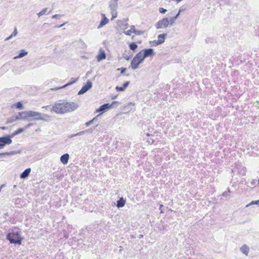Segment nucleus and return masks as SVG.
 <instances>
[{"instance_id": "f257e3e1", "label": "nucleus", "mask_w": 259, "mask_h": 259, "mask_svg": "<svg viewBox=\"0 0 259 259\" xmlns=\"http://www.w3.org/2000/svg\"><path fill=\"white\" fill-rule=\"evenodd\" d=\"M78 107V105L75 102L60 100L54 104L51 111L57 114H65L75 110Z\"/></svg>"}, {"instance_id": "f03ea898", "label": "nucleus", "mask_w": 259, "mask_h": 259, "mask_svg": "<svg viewBox=\"0 0 259 259\" xmlns=\"http://www.w3.org/2000/svg\"><path fill=\"white\" fill-rule=\"evenodd\" d=\"M7 240H9L11 243L21 244L23 238L21 237L19 231H13L9 233L6 236Z\"/></svg>"}, {"instance_id": "7ed1b4c3", "label": "nucleus", "mask_w": 259, "mask_h": 259, "mask_svg": "<svg viewBox=\"0 0 259 259\" xmlns=\"http://www.w3.org/2000/svg\"><path fill=\"white\" fill-rule=\"evenodd\" d=\"M30 118H31L32 120H47L45 118H49L50 116L47 114H41L38 112H35L33 111H30Z\"/></svg>"}, {"instance_id": "20e7f679", "label": "nucleus", "mask_w": 259, "mask_h": 259, "mask_svg": "<svg viewBox=\"0 0 259 259\" xmlns=\"http://www.w3.org/2000/svg\"><path fill=\"white\" fill-rule=\"evenodd\" d=\"M120 103L117 101L113 102L111 104L106 103L101 105L99 108L96 110V112L103 113L110 108L117 107Z\"/></svg>"}, {"instance_id": "39448f33", "label": "nucleus", "mask_w": 259, "mask_h": 259, "mask_svg": "<svg viewBox=\"0 0 259 259\" xmlns=\"http://www.w3.org/2000/svg\"><path fill=\"white\" fill-rule=\"evenodd\" d=\"M169 25H170V23L168 19L165 17L157 21L155 24V27L156 29H160L166 28Z\"/></svg>"}, {"instance_id": "423d86ee", "label": "nucleus", "mask_w": 259, "mask_h": 259, "mask_svg": "<svg viewBox=\"0 0 259 259\" xmlns=\"http://www.w3.org/2000/svg\"><path fill=\"white\" fill-rule=\"evenodd\" d=\"M12 141L8 135L0 137V149L4 148L6 145H10Z\"/></svg>"}, {"instance_id": "0eeeda50", "label": "nucleus", "mask_w": 259, "mask_h": 259, "mask_svg": "<svg viewBox=\"0 0 259 259\" xmlns=\"http://www.w3.org/2000/svg\"><path fill=\"white\" fill-rule=\"evenodd\" d=\"M92 82L88 80L87 82V83L84 85L81 90L78 92V95H82L85 93H86L89 89H90L92 87Z\"/></svg>"}, {"instance_id": "6e6552de", "label": "nucleus", "mask_w": 259, "mask_h": 259, "mask_svg": "<svg viewBox=\"0 0 259 259\" xmlns=\"http://www.w3.org/2000/svg\"><path fill=\"white\" fill-rule=\"evenodd\" d=\"M141 52H142L144 55V57L145 58L154 55V52L152 49H145L142 50Z\"/></svg>"}, {"instance_id": "1a4fd4ad", "label": "nucleus", "mask_w": 259, "mask_h": 259, "mask_svg": "<svg viewBox=\"0 0 259 259\" xmlns=\"http://www.w3.org/2000/svg\"><path fill=\"white\" fill-rule=\"evenodd\" d=\"M142 62H140V60H139L138 59L136 58V57H134L131 63V66L132 69L135 70L137 69L139 67V65Z\"/></svg>"}, {"instance_id": "9d476101", "label": "nucleus", "mask_w": 259, "mask_h": 259, "mask_svg": "<svg viewBox=\"0 0 259 259\" xmlns=\"http://www.w3.org/2000/svg\"><path fill=\"white\" fill-rule=\"evenodd\" d=\"M20 115L22 117V120L32 121V119L30 118V111L21 112Z\"/></svg>"}, {"instance_id": "9b49d317", "label": "nucleus", "mask_w": 259, "mask_h": 259, "mask_svg": "<svg viewBox=\"0 0 259 259\" xmlns=\"http://www.w3.org/2000/svg\"><path fill=\"white\" fill-rule=\"evenodd\" d=\"M78 78H79L78 77H77L76 78H71V81L70 82L67 83V84H66L62 87L56 88L52 89V90L57 91V90H58L61 89L65 88V87H66L67 86L73 84V83H75L78 80Z\"/></svg>"}, {"instance_id": "f8f14e48", "label": "nucleus", "mask_w": 259, "mask_h": 259, "mask_svg": "<svg viewBox=\"0 0 259 259\" xmlns=\"http://www.w3.org/2000/svg\"><path fill=\"white\" fill-rule=\"evenodd\" d=\"M101 16H102V19L99 25L98 26V28H100L103 27L104 25H105L109 22V20L106 17L105 14H102Z\"/></svg>"}, {"instance_id": "ddd939ff", "label": "nucleus", "mask_w": 259, "mask_h": 259, "mask_svg": "<svg viewBox=\"0 0 259 259\" xmlns=\"http://www.w3.org/2000/svg\"><path fill=\"white\" fill-rule=\"evenodd\" d=\"M105 58L106 54L105 51L102 49H100L99 50V53L97 56V61L100 62Z\"/></svg>"}, {"instance_id": "4468645a", "label": "nucleus", "mask_w": 259, "mask_h": 259, "mask_svg": "<svg viewBox=\"0 0 259 259\" xmlns=\"http://www.w3.org/2000/svg\"><path fill=\"white\" fill-rule=\"evenodd\" d=\"M118 7V3L111 0L109 3V8L110 11H116Z\"/></svg>"}, {"instance_id": "2eb2a0df", "label": "nucleus", "mask_w": 259, "mask_h": 259, "mask_svg": "<svg viewBox=\"0 0 259 259\" xmlns=\"http://www.w3.org/2000/svg\"><path fill=\"white\" fill-rule=\"evenodd\" d=\"M69 158V155L68 154H67V153L64 154L61 156L60 161L64 164H66L68 162Z\"/></svg>"}, {"instance_id": "dca6fc26", "label": "nucleus", "mask_w": 259, "mask_h": 259, "mask_svg": "<svg viewBox=\"0 0 259 259\" xmlns=\"http://www.w3.org/2000/svg\"><path fill=\"white\" fill-rule=\"evenodd\" d=\"M31 171V168H28L25 169L23 172L20 175V178L21 179H26L27 178L30 174Z\"/></svg>"}, {"instance_id": "f3484780", "label": "nucleus", "mask_w": 259, "mask_h": 259, "mask_svg": "<svg viewBox=\"0 0 259 259\" xmlns=\"http://www.w3.org/2000/svg\"><path fill=\"white\" fill-rule=\"evenodd\" d=\"M166 36H167L166 33H163V34H159L158 35L157 41H158V42L160 45L163 44L164 42Z\"/></svg>"}, {"instance_id": "a211bd4d", "label": "nucleus", "mask_w": 259, "mask_h": 259, "mask_svg": "<svg viewBox=\"0 0 259 259\" xmlns=\"http://www.w3.org/2000/svg\"><path fill=\"white\" fill-rule=\"evenodd\" d=\"M125 204V200L123 197H120L118 200L117 201L116 206L118 208L122 207Z\"/></svg>"}, {"instance_id": "6ab92c4d", "label": "nucleus", "mask_w": 259, "mask_h": 259, "mask_svg": "<svg viewBox=\"0 0 259 259\" xmlns=\"http://www.w3.org/2000/svg\"><path fill=\"white\" fill-rule=\"evenodd\" d=\"M24 130L25 128H19L17 131L13 132L11 135L8 136H10V138L11 139V138H13L15 136L22 133Z\"/></svg>"}, {"instance_id": "aec40b11", "label": "nucleus", "mask_w": 259, "mask_h": 259, "mask_svg": "<svg viewBox=\"0 0 259 259\" xmlns=\"http://www.w3.org/2000/svg\"><path fill=\"white\" fill-rule=\"evenodd\" d=\"M249 247L246 245H243L240 248V251L242 253H244L246 255H247L249 252Z\"/></svg>"}, {"instance_id": "412c9836", "label": "nucleus", "mask_w": 259, "mask_h": 259, "mask_svg": "<svg viewBox=\"0 0 259 259\" xmlns=\"http://www.w3.org/2000/svg\"><path fill=\"white\" fill-rule=\"evenodd\" d=\"M28 54V52H26L24 50H21L20 52V53L18 56H16L14 58V59H17L18 58H21L23 57L24 56L27 55Z\"/></svg>"}, {"instance_id": "4be33fe9", "label": "nucleus", "mask_w": 259, "mask_h": 259, "mask_svg": "<svg viewBox=\"0 0 259 259\" xmlns=\"http://www.w3.org/2000/svg\"><path fill=\"white\" fill-rule=\"evenodd\" d=\"M179 15H180V12H179L175 16L170 17V18H169V19H168L169 22L170 23V26L173 25L176 20L178 18Z\"/></svg>"}, {"instance_id": "5701e85b", "label": "nucleus", "mask_w": 259, "mask_h": 259, "mask_svg": "<svg viewBox=\"0 0 259 259\" xmlns=\"http://www.w3.org/2000/svg\"><path fill=\"white\" fill-rule=\"evenodd\" d=\"M88 132H90V133H92L91 129H88V130H85V131H83L80 132H79V133H78L77 134H74V135H72L71 137H75V136H81L82 135L85 134V133H87Z\"/></svg>"}, {"instance_id": "b1692460", "label": "nucleus", "mask_w": 259, "mask_h": 259, "mask_svg": "<svg viewBox=\"0 0 259 259\" xmlns=\"http://www.w3.org/2000/svg\"><path fill=\"white\" fill-rule=\"evenodd\" d=\"M135 57H136V58L138 59L139 60H140L141 62H142L145 59V58L144 57V55L141 51L136 54Z\"/></svg>"}, {"instance_id": "393cba45", "label": "nucleus", "mask_w": 259, "mask_h": 259, "mask_svg": "<svg viewBox=\"0 0 259 259\" xmlns=\"http://www.w3.org/2000/svg\"><path fill=\"white\" fill-rule=\"evenodd\" d=\"M17 29L16 28H15L13 31V32H12V33L8 37H7L6 39H5V41H7V40H9L10 39H11V38H12L13 37L16 36V35L17 34Z\"/></svg>"}, {"instance_id": "a878e982", "label": "nucleus", "mask_w": 259, "mask_h": 259, "mask_svg": "<svg viewBox=\"0 0 259 259\" xmlns=\"http://www.w3.org/2000/svg\"><path fill=\"white\" fill-rule=\"evenodd\" d=\"M99 116V115H98L97 116H96V117H95L93 119H92V120H90L89 121H88L85 123V125L87 126H90L91 124H92V123H94L95 122H96L97 121V119H98V116Z\"/></svg>"}, {"instance_id": "bb28decb", "label": "nucleus", "mask_w": 259, "mask_h": 259, "mask_svg": "<svg viewBox=\"0 0 259 259\" xmlns=\"http://www.w3.org/2000/svg\"><path fill=\"white\" fill-rule=\"evenodd\" d=\"M16 153V152L15 151H11L10 152L2 153H0V157L1 158H3L6 155H14Z\"/></svg>"}, {"instance_id": "cd10ccee", "label": "nucleus", "mask_w": 259, "mask_h": 259, "mask_svg": "<svg viewBox=\"0 0 259 259\" xmlns=\"http://www.w3.org/2000/svg\"><path fill=\"white\" fill-rule=\"evenodd\" d=\"M129 47L131 50L135 51L138 48V45L135 42H132L129 45Z\"/></svg>"}, {"instance_id": "c85d7f7f", "label": "nucleus", "mask_w": 259, "mask_h": 259, "mask_svg": "<svg viewBox=\"0 0 259 259\" xmlns=\"http://www.w3.org/2000/svg\"><path fill=\"white\" fill-rule=\"evenodd\" d=\"M48 8H45L42 11H41L40 12L37 13L38 16L39 17L44 15H45L46 13L47 12Z\"/></svg>"}, {"instance_id": "c756f323", "label": "nucleus", "mask_w": 259, "mask_h": 259, "mask_svg": "<svg viewBox=\"0 0 259 259\" xmlns=\"http://www.w3.org/2000/svg\"><path fill=\"white\" fill-rule=\"evenodd\" d=\"M150 43V45L151 46H153V47H156V46H157L158 45H160V44H159L158 41L157 40H153V41H150L149 42Z\"/></svg>"}, {"instance_id": "7c9ffc66", "label": "nucleus", "mask_w": 259, "mask_h": 259, "mask_svg": "<svg viewBox=\"0 0 259 259\" xmlns=\"http://www.w3.org/2000/svg\"><path fill=\"white\" fill-rule=\"evenodd\" d=\"M15 106L17 108L21 109L23 108V104L21 102H18L15 104Z\"/></svg>"}, {"instance_id": "2f4dec72", "label": "nucleus", "mask_w": 259, "mask_h": 259, "mask_svg": "<svg viewBox=\"0 0 259 259\" xmlns=\"http://www.w3.org/2000/svg\"><path fill=\"white\" fill-rule=\"evenodd\" d=\"M111 13L112 15L111 20H112L117 17V12L116 11H111Z\"/></svg>"}, {"instance_id": "473e14b6", "label": "nucleus", "mask_w": 259, "mask_h": 259, "mask_svg": "<svg viewBox=\"0 0 259 259\" xmlns=\"http://www.w3.org/2000/svg\"><path fill=\"white\" fill-rule=\"evenodd\" d=\"M14 117V120H22V117L20 115V112H19L18 114Z\"/></svg>"}, {"instance_id": "72a5a7b5", "label": "nucleus", "mask_w": 259, "mask_h": 259, "mask_svg": "<svg viewBox=\"0 0 259 259\" xmlns=\"http://www.w3.org/2000/svg\"><path fill=\"white\" fill-rule=\"evenodd\" d=\"M259 204V200L256 201H252L250 203L247 205V206L253 204Z\"/></svg>"}, {"instance_id": "f704fd0d", "label": "nucleus", "mask_w": 259, "mask_h": 259, "mask_svg": "<svg viewBox=\"0 0 259 259\" xmlns=\"http://www.w3.org/2000/svg\"><path fill=\"white\" fill-rule=\"evenodd\" d=\"M134 33H135L136 35H140L143 34L144 33V32L142 31L136 30L135 31H134Z\"/></svg>"}, {"instance_id": "c9c22d12", "label": "nucleus", "mask_w": 259, "mask_h": 259, "mask_svg": "<svg viewBox=\"0 0 259 259\" xmlns=\"http://www.w3.org/2000/svg\"><path fill=\"white\" fill-rule=\"evenodd\" d=\"M115 89L117 91H123L125 90V89L123 88V86L122 87L117 86Z\"/></svg>"}, {"instance_id": "e433bc0d", "label": "nucleus", "mask_w": 259, "mask_h": 259, "mask_svg": "<svg viewBox=\"0 0 259 259\" xmlns=\"http://www.w3.org/2000/svg\"><path fill=\"white\" fill-rule=\"evenodd\" d=\"M123 33L125 34H126V35L130 36L133 32H132V31L130 29H129V30H128L127 31H124Z\"/></svg>"}, {"instance_id": "4c0bfd02", "label": "nucleus", "mask_w": 259, "mask_h": 259, "mask_svg": "<svg viewBox=\"0 0 259 259\" xmlns=\"http://www.w3.org/2000/svg\"><path fill=\"white\" fill-rule=\"evenodd\" d=\"M159 11L160 13L164 14L167 11V10L163 8H160L159 9Z\"/></svg>"}, {"instance_id": "58836bf2", "label": "nucleus", "mask_w": 259, "mask_h": 259, "mask_svg": "<svg viewBox=\"0 0 259 259\" xmlns=\"http://www.w3.org/2000/svg\"><path fill=\"white\" fill-rule=\"evenodd\" d=\"M229 193L230 190L228 189L227 191H225L223 193V196L227 197L228 196H229Z\"/></svg>"}, {"instance_id": "ea45409f", "label": "nucleus", "mask_w": 259, "mask_h": 259, "mask_svg": "<svg viewBox=\"0 0 259 259\" xmlns=\"http://www.w3.org/2000/svg\"><path fill=\"white\" fill-rule=\"evenodd\" d=\"M117 70H118V71L120 70L121 71V73L123 74V73H124L125 72V71L126 70V69L125 68H118Z\"/></svg>"}, {"instance_id": "a19ab883", "label": "nucleus", "mask_w": 259, "mask_h": 259, "mask_svg": "<svg viewBox=\"0 0 259 259\" xmlns=\"http://www.w3.org/2000/svg\"><path fill=\"white\" fill-rule=\"evenodd\" d=\"M61 15L58 14L54 15L52 16L53 19H60Z\"/></svg>"}, {"instance_id": "79ce46f5", "label": "nucleus", "mask_w": 259, "mask_h": 259, "mask_svg": "<svg viewBox=\"0 0 259 259\" xmlns=\"http://www.w3.org/2000/svg\"><path fill=\"white\" fill-rule=\"evenodd\" d=\"M14 117H12L10 119H9V120L7 121V122H9V123H12L15 121H16V120H14Z\"/></svg>"}, {"instance_id": "37998d69", "label": "nucleus", "mask_w": 259, "mask_h": 259, "mask_svg": "<svg viewBox=\"0 0 259 259\" xmlns=\"http://www.w3.org/2000/svg\"><path fill=\"white\" fill-rule=\"evenodd\" d=\"M130 30L132 31L133 33H134V31H135V27L134 25H131L130 27Z\"/></svg>"}, {"instance_id": "c03bdc74", "label": "nucleus", "mask_w": 259, "mask_h": 259, "mask_svg": "<svg viewBox=\"0 0 259 259\" xmlns=\"http://www.w3.org/2000/svg\"><path fill=\"white\" fill-rule=\"evenodd\" d=\"M130 84V82L129 81H126L125 82L123 85V88L125 89L126 88H127L128 87V85H129Z\"/></svg>"}, {"instance_id": "a18cd8bd", "label": "nucleus", "mask_w": 259, "mask_h": 259, "mask_svg": "<svg viewBox=\"0 0 259 259\" xmlns=\"http://www.w3.org/2000/svg\"><path fill=\"white\" fill-rule=\"evenodd\" d=\"M91 72H92V71H88L87 72V73L85 74V78H87L89 76V75L91 73Z\"/></svg>"}, {"instance_id": "49530a36", "label": "nucleus", "mask_w": 259, "mask_h": 259, "mask_svg": "<svg viewBox=\"0 0 259 259\" xmlns=\"http://www.w3.org/2000/svg\"><path fill=\"white\" fill-rule=\"evenodd\" d=\"M81 45L83 46V47H87V45L85 44V43L81 40H80L79 41Z\"/></svg>"}, {"instance_id": "de8ad7c7", "label": "nucleus", "mask_w": 259, "mask_h": 259, "mask_svg": "<svg viewBox=\"0 0 259 259\" xmlns=\"http://www.w3.org/2000/svg\"><path fill=\"white\" fill-rule=\"evenodd\" d=\"M66 24V23H64L60 25H59V26H55V28H60L61 27H62L63 26H64L65 24Z\"/></svg>"}, {"instance_id": "09e8293b", "label": "nucleus", "mask_w": 259, "mask_h": 259, "mask_svg": "<svg viewBox=\"0 0 259 259\" xmlns=\"http://www.w3.org/2000/svg\"><path fill=\"white\" fill-rule=\"evenodd\" d=\"M32 125V123H29V124H28L26 126V127L24 128H25V130L26 128H27L29 127V126H31Z\"/></svg>"}, {"instance_id": "8fccbe9b", "label": "nucleus", "mask_w": 259, "mask_h": 259, "mask_svg": "<svg viewBox=\"0 0 259 259\" xmlns=\"http://www.w3.org/2000/svg\"><path fill=\"white\" fill-rule=\"evenodd\" d=\"M4 187H5V184H3L0 187V192L1 191V189L4 188Z\"/></svg>"}, {"instance_id": "3c124183", "label": "nucleus", "mask_w": 259, "mask_h": 259, "mask_svg": "<svg viewBox=\"0 0 259 259\" xmlns=\"http://www.w3.org/2000/svg\"><path fill=\"white\" fill-rule=\"evenodd\" d=\"M124 58H125L126 60H130V57H128V56H126L124 57Z\"/></svg>"}, {"instance_id": "603ef678", "label": "nucleus", "mask_w": 259, "mask_h": 259, "mask_svg": "<svg viewBox=\"0 0 259 259\" xmlns=\"http://www.w3.org/2000/svg\"><path fill=\"white\" fill-rule=\"evenodd\" d=\"M42 108H46V109H48L50 107L49 106H44Z\"/></svg>"}, {"instance_id": "864d4df0", "label": "nucleus", "mask_w": 259, "mask_h": 259, "mask_svg": "<svg viewBox=\"0 0 259 259\" xmlns=\"http://www.w3.org/2000/svg\"><path fill=\"white\" fill-rule=\"evenodd\" d=\"M135 104L132 103V102H130L128 104V105L130 106V105H134Z\"/></svg>"}, {"instance_id": "5fc2aeb1", "label": "nucleus", "mask_w": 259, "mask_h": 259, "mask_svg": "<svg viewBox=\"0 0 259 259\" xmlns=\"http://www.w3.org/2000/svg\"><path fill=\"white\" fill-rule=\"evenodd\" d=\"M16 187H17V186H16V185H14V186H13V187H14V189H15V188H16Z\"/></svg>"}, {"instance_id": "6e6d98bb", "label": "nucleus", "mask_w": 259, "mask_h": 259, "mask_svg": "<svg viewBox=\"0 0 259 259\" xmlns=\"http://www.w3.org/2000/svg\"><path fill=\"white\" fill-rule=\"evenodd\" d=\"M162 206H163L162 205H160V209L161 208H162Z\"/></svg>"}, {"instance_id": "4d7b16f0", "label": "nucleus", "mask_w": 259, "mask_h": 259, "mask_svg": "<svg viewBox=\"0 0 259 259\" xmlns=\"http://www.w3.org/2000/svg\"><path fill=\"white\" fill-rule=\"evenodd\" d=\"M182 11V10L180 9L179 12H180V13H181V12Z\"/></svg>"}, {"instance_id": "13d9d810", "label": "nucleus", "mask_w": 259, "mask_h": 259, "mask_svg": "<svg viewBox=\"0 0 259 259\" xmlns=\"http://www.w3.org/2000/svg\"><path fill=\"white\" fill-rule=\"evenodd\" d=\"M160 212L161 213H163V211L162 210H161Z\"/></svg>"}, {"instance_id": "bf43d9fd", "label": "nucleus", "mask_w": 259, "mask_h": 259, "mask_svg": "<svg viewBox=\"0 0 259 259\" xmlns=\"http://www.w3.org/2000/svg\"><path fill=\"white\" fill-rule=\"evenodd\" d=\"M2 129H5V127H2Z\"/></svg>"}]
</instances>
